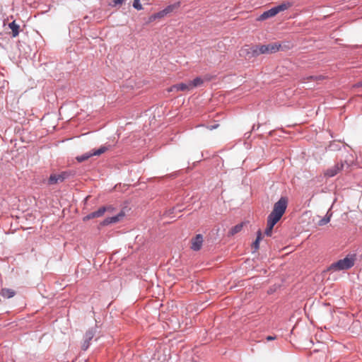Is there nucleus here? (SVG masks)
I'll return each instance as SVG.
<instances>
[{
  "instance_id": "nucleus-25",
  "label": "nucleus",
  "mask_w": 362,
  "mask_h": 362,
  "mask_svg": "<svg viewBox=\"0 0 362 362\" xmlns=\"http://www.w3.org/2000/svg\"><path fill=\"white\" fill-rule=\"evenodd\" d=\"M124 0H113L115 5L122 4Z\"/></svg>"
},
{
  "instance_id": "nucleus-30",
  "label": "nucleus",
  "mask_w": 362,
  "mask_h": 362,
  "mask_svg": "<svg viewBox=\"0 0 362 362\" xmlns=\"http://www.w3.org/2000/svg\"><path fill=\"white\" fill-rule=\"evenodd\" d=\"M92 339L90 338H84V340H86L87 341L90 342V341H91Z\"/></svg>"
},
{
  "instance_id": "nucleus-21",
  "label": "nucleus",
  "mask_w": 362,
  "mask_h": 362,
  "mask_svg": "<svg viewBox=\"0 0 362 362\" xmlns=\"http://www.w3.org/2000/svg\"><path fill=\"white\" fill-rule=\"evenodd\" d=\"M94 332L92 330V329H89L88 330L86 334H85V336H84V338H90V339H93V337H94Z\"/></svg>"
},
{
  "instance_id": "nucleus-13",
  "label": "nucleus",
  "mask_w": 362,
  "mask_h": 362,
  "mask_svg": "<svg viewBox=\"0 0 362 362\" xmlns=\"http://www.w3.org/2000/svg\"><path fill=\"white\" fill-rule=\"evenodd\" d=\"M262 239V234L260 230H258L257 233V238L255 240V242H253V243L252 245V249L253 250V251H252L253 252H255L258 250V249L259 247V242Z\"/></svg>"
},
{
  "instance_id": "nucleus-14",
  "label": "nucleus",
  "mask_w": 362,
  "mask_h": 362,
  "mask_svg": "<svg viewBox=\"0 0 362 362\" xmlns=\"http://www.w3.org/2000/svg\"><path fill=\"white\" fill-rule=\"evenodd\" d=\"M166 15V12L164 11V10H162L158 13H156L153 15H151L149 18H148V22H153L154 21H156V19L158 18H162L163 17H165Z\"/></svg>"
},
{
  "instance_id": "nucleus-26",
  "label": "nucleus",
  "mask_w": 362,
  "mask_h": 362,
  "mask_svg": "<svg viewBox=\"0 0 362 362\" xmlns=\"http://www.w3.org/2000/svg\"><path fill=\"white\" fill-rule=\"evenodd\" d=\"M354 87H357V88H358V87H362V81H360V82H358L357 83H356V84L354 85Z\"/></svg>"
},
{
  "instance_id": "nucleus-28",
  "label": "nucleus",
  "mask_w": 362,
  "mask_h": 362,
  "mask_svg": "<svg viewBox=\"0 0 362 362\" xmlns=\"http://www.w3.org/2000/svg\"><path fill=\"white\" fill-rule=\"evenodd\" d=\"M218 127V124L213 125V126L209 127V129L210 130H213L214 129H215V128H216V127Z\"/></svg>"
},
{
  "instance_id": "nucleus-27",
  "label": "nucleus",
  "mask_w": 362,
  "mask_h": 362,
  "mask_svg": "<svg viewBox=\"0 0 362 362\" xmlns=\"http://www.w3.org/2000/svg\"><path fill=\"white\" fill-rule=\"evenodd\" d=\"M276 339V337H272V336H268V337H267V341L274 340V339Z\"/></svg>"
},
{
  "instance_id": "nucleus-19",
  "label": "nucleus",
  "mask_w": 362,
  "mask_h": 362,
  "mask_svg": "<svg viewBox=\"0 0 362 362\" xmlns=\"http://www.w3.org/2000/svg\"><path fill=\"white\" fill-rule=\"evenodd\" d=\"M108 150L107 146H100L98 150H93L92 151L93 156H100Z\"/></svg>"
},
{
  "instance_id": "nucleus-6",
  "label": "nucleus",
  "mask_w": 362,
  "mask_h": 362,
  "mask_svg": "<svg viewBox=\"0 0 362 362\" xmlns=\"http://www.w3.org/2000/svg\"><path fill=\"white\" fill-rule=\"evenodd\" d=\"M69 176L68 172H62L59 174L53 173L51 174L48 179V185H54L64 182Z\"/></svg>"
},
{
  "instance_id": "nucleus-22",
  "label": "nucleus",
  "mask_w": 362,
  "mask_h": 362,
  "mask_svg": "<svg viewBox=\"0 0 362 362\" xmlns=\"http://www.w3.org/2000/svg\"><path fill=\"white\" fill-rule=\"evenodd\" d=\"M90 345V342L87 341L86 340H84L81 345V348L83 350L86 351Z\"/></svg>"
},
{
  "instance_id": "nucleus-32",
  "label": "nucleus",
  "mask_w": 362,
  "mask_h": 362,
  "mask_svg": "<svg viewBox=\"0 0 362 362\" xmlns=\"http://www.w3.org/2000/svg\"><path fill=\"white\" fill-rule=\"evenodd\" d=\"M236 226L242 227V226H243V225H242V224H240V225H237Z\"/></svg>"
},
{
  "instance_id": "nucleus-15",
  "label": "nucleus",
  "mask_w": 362,
  "mask_h": 362,
  "mask_svg": "<svg viewBox=\"0 0 362 362\" xmlns=\"http://www.w3.org/2000/svg\"><path fill=\"white\" fill-rule=\"evenodd\" d=\"M189 85H191V89L192 90L194 88L200 86L203 84L204 81L200 77H197L192 81H189Z\"/></svg>"
},
{
  "instance_id": "nucleus-24",
  "label": "nucleus",
  "mask_w": 362,
  "mask_h": 362,
  "mask_svg": "<svg viewBox=\"0 0 362 362\" xmlns=\"http://www.w3.org/2000/svg\"><path fill=\"white\" fill-rule=\"evenodd\" d=\"M239 229H240V228H233V229L230 232V233L231 235H233V234H235V233H236L239 232V231H240V230H239Z\"/></svg>"
},
{
  "instance_id": "nucleus-3",
  "label": "nucleus",
  "mask_w": 362,
  "mask_h": 362,
  "mask_svg": "<svg viewBox=\"0 0 362 362\" xmlns=\"http://www.w3.org/2000/svg\"><path fill=\"white\" fill-rule=\"evenodd\" d=\"M284 47L289 49V46L284 45V47L278 43L274 42L268 45H257L253 49V53L255 55L264 54H273L279 51L281 49H283Z\"/></svg>"
},
{
  "instance_id": "nucleus-2",
  "label": "nucleus",
  "mask_w": 362,
  "mask_h": 362,
  "mask_svg": "<svg viewBox=\"0 0 362 362\" xmlns=\"http://www.w3.org/2000/svg\"><path fill=\"white\" fill-rule=\"evenodd\" d=\"M356 260V255L355 253H349L344 258L330 264L328 270L331 272H338L349 269L354 265Z\"/></svg>"
},
{
  "instance_id": "nucleus-7",
  "label": "nucleus",
  "mask_w": 362,
  "mask_h": 362,
  "mask_svg": "<svg viewBox=\"0 0 362 362\" xmlns=\"http://www.w3.org/2000/svg\"><path fill=\"white\" fill-rule=\"evenodd\" d=\"M203 242V235L202 234H197L192 238L189 247L193 251H199L202 249Z\"/></svg>"
},
{
  "instance_id": "nucleus-8",
  "label": "nucleus",
  "mask_w": 362,
  "mask_h": 362,
  "mask_svg": "<svg viewBox=\"0 0 362 362\" xmlns=\"http://www.w3.org/2000/svg\"><path fill=\"white\" fill-rule=\"evenodd\" d=\"M344 168V163H338L334 166L330 167L324 172V175L327 177H332L337 175Z\"/></svg>"
},
{
  "instance_id": "nucleus-16",
  "label": "nucleus",
  "mask_w": 362,
  "mask_h": 362,
  "mask_svg": "<svg viewBox=\"0 0 362 362\" xmlns=\"http://www.w3.org/2000/svg\"><path fill=\"white\" fill-rule=\"evenodd\" d=\"M1 294L4 298H10L15 295V291L9 288H3L1 291Z\"/></svg>"
},
{
  "instance_id": "nucleus-17",
  "label": "nucleus",
  "mask_w": 362,
  "mask_h": 362,
  "mask_svg": "<svg viewBox=\"0 0 362 362\" xmlns=\"http://www.w3.org/2000/svg\"><path fill=\"white\" fill-rule=\"evenodd\" d=\"M180 6V2H177L174 4H171L165 7L163 10L165 12H166V15L172 13L174 10Z\"/></svg>"
},
{
  "instance_id": "nucleus-23",
  "label": "nucleus",
  "mask_w": 362,
  "mask_h": 362,
  "mask_svg": "<svg viewBox=\"0 0 362 362\" xmlns=\"http://www.w3.org/2000/svg\"><path fill=\"white\" fill-rule=\"evenodd\" d=\"M272 230H273V228H267L265 233H264L265 235L267 236H271L272 234Z\"/></svg>"
},
{
  "instance_id": "nucleus-29",
  "label": "nucleus",
  "mask_w": 362,
  "mask_h": 362,
  "mask_svg": "<svg viewBox=\"0 0 362 362\" xmlns=\"http://www.w3.org/2000/svg\"><path fill=\"white\" fill-rule=\"evenodd\" d=\"M310 78L311 79H315V80L321 79V78H322V77H321V76H319V77L310 76Z\"/></svg>"
},
{
  "instance_id": "nucleus-9",
  "label": "nucleus",
  "mask_w": 362,
  "mask_h": 362,
  "mask_svg": "<svg viewBox=\"0 0 362 362\" xmlns=\"http://www.w3.org/2000/svg\"><path fill=\"white\" fill-rule=\"evenodd\" d=\"M124 216L125 212L124 210H122L117 215L107 217L104 220L103 223L104 225L115 224L122 221Z\"/></svg>"
},
{
  "instance_id": "nucleus-31",
  "label": "nucleus",
  "mask_w": 362,
  "mask_h": 362,
  "mask_svg": "<svg viewBox=\"0 0 362 362\" xmlns=\"http://www.w3.org/2000/svg\"><path fill=\"white\" fill-rule=\"evenodd\" d=\"M175 210V208H173L171 210H170V214H173Z\"/></svg>"
},
{
  "instance_id": "nucleus-4",
  "label": "nucleus",
  "mask_w": 362,
  "mask_h": 362,
  "mask_svg": "<svg viewBox=\"0 0 362 362\" xmlns=\"http://www.w3.org/2000/svg\"><path fill=\"white\" fill-rule=\"evenodd\" d=\"M293 6V4L290 1H285L281 3V4L272 8L271 9L264 11L262 14H261L257 18L258 21H263L269 18L274 17L279 13L284 11L288 8H290Z\"/></svg>"
},
{
  "instance_id": "nucleus-11",
  "label": "nucleus",
  "mask_w": 362,
  "mask_h": 362,
  "mask_svg": "<svg viewBox=\"0 0 362 362\" xmlns=\"http://www.w3.org/2000/svg\"><path fill=\"white\" fill-rule=\"evenodd\" d=\"M330 217L331 215L328 213H327L326 215L323 217L316 215L313 216V221L315 223L318 224L320 226H322L327 225L329 222Z\"/></svg>"
},
{
  "instance_id": "nucleus-1",
  "label": "nucleus",
  "mask_w": 362,
  "mask_h": 362,
  "mask_svg": "<svg viewBox=\"0 0 362 362\" xmlns=\"http://www.w3.org/2000/svg\"><path fill=\"white\" fill-rule=\"evenodd\" d=\"M287 206V200L281 197L274 206L273 211L267 218V226H274L281 219Z\"/></svg>"
},
{
  "instance_id": "nucleus-20",
  "label": "nucleus",
  "mask_w": 362,
  "mask_h": 362,
  "mask_svg": "<svg viewBox=\"0 0 362 362\" xmlns=\"http://www.w3.org/2000/svg\"><path fill=\"white\" fill-rule=\"evenodd\" d=\"M133 6L137 10L143 9V7L140 4V0H134L133 2Z\"/></svg>"
},
{
  "instance_id": "nucleus-18",
  "label": "nucleus",
  "mask_w": 362,
  "mask_h": 362,
  "mask_svg": "<svg viewBox=\"0 0 362 362\" xmlns=\"http://www.w3.org/2000/svg\"><path fill=\"white\" fill-rule=\"evenodd\" d=\"M91 156H93V153H92V152H89V153H86L83 155L77 156L76 158V159L77 160L78 162L81 163V162H83V161L88 160Z\"/></svg>"
},
{
  "instance_id": "nucleus-10",
  "label": "nucleus",
  "mask_w": 362,
  "mask_h": 362,
  "mask_svg": "<svg viewBox=\"0 0 362 362\" xmlns=\"http://www.w3.org/2000/svg\"><path fill=\"white\" fill-rule=\"evenodd\" d=\"M191 85H189V82L187 83H180L177 84H175L172 86H170L168 89V92H173V91H190L191 89Z\"/></svg>"
},
{
  "instance_id": "nucleus-5",
  "label": "nucleus",
  "mask_w": 362,
  "mask_h": 362,
  "mask_svg": "<svg viewBox=\"0 0 362 362\" xmlns=\"http://www.w3.org/2000/svg\"><path fill=\"white\" fill-rule=\"evenodd\" d=\"M115 210V208L111 205L105 206L99 208L97 211H93L86 216L84 217V220H89L95 218H99L103 216L105 212L108 213V214H112Z\"/></svg>"
},
{
  "instance_id": "nucleus-12",
  "label": "nucleus",
  "mask_w": 362,
  "mask_h": 362,
  "mask_svg": "<svg viewBox=\"0 0 362 362\" xmlns=\"http://www.w3.org/2000/svg\"><path fill=\"white\" fill-rule=\"evenodd\" d=\"M8 28L11 30V36L16 37L19 34L20 26L16 23L15 21L8 24Z\"/></svg>"
}]
</instances>
